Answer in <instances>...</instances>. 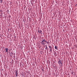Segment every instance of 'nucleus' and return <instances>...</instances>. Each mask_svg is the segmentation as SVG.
<instances>
[{"mask_svg": "<svg viewBox=\"0 0 77 77\" xmlns=\"http://www.w3.org/2000/svg\"><path fill=\"white\" fill-rule=\"evenodd\" d=\"M42 45H45V43H44L46 42L45 41L43 42V41H42Z\"/></svg>", "mask_w": 77, "mask_h": 77, "instance_id": "obj_4", "label": "nucleus"}, {"mask_svg": "<svg viewBox=\"0 0 77 77\" xmlns=\"http://www.w3.org/2000/svg\"><path fill=\"white\" fill-rule=\"evenodd\" d=\"M38 33H40L42 34V31L41 30H40L39 31H38Z\"/></svg>", "mask_w": 77, "mask_h": 77, "instance_id": "obj_7", "label": "nucleus"}, {"mask_svg": "<svg viewBox=\"0 0 77 77\" xmlns=\"http://www.w3.org/2000/svg\"><path fill=\"white\" fill-rule=\"evenodd\" d=\"M15 74L16 75V77H18V72L17 71H15Z\"/></svg>", "mask_w": 77, "mask_h": 77, "instance_id": "obj_3", "label": "nucleus"}, {"mask_svg": "<svg viewBox=\"0 0 77 77\" xmlns=\"http://www.w3.org/2000/svg\"><path fill=\"white\" fill-rule=\"evenodd\" d=\"M55 49H56L57 50H58V48H57V46H55Z\"/></svg>", "mask_w": 77, "mask_h": 77, "instance_id": "obj_6", "label": "nucleus"}, {"mask_svg": "<svg viewBox=\"0 0 77 77\" xmlns=\"http://www.w3.org/2000/svg\"><path fill=\"white\" fill-rule=\"evenodd\" d=\"M49 48L50 51H51V52H52V50H53V48H52L51 47V46H49Z\"/></svg>", "mask_w": 77, "mask_h": 77, "instance_id": "obj_2", "label": "nucleus"}, {"mask_svg": "<svg viewBox=\"0 0 77 77\" xmlns=\"http://www.w3.org/2000/svg\"><path fill=\"white\" fill-rule=\"evenodd\" d=\"M6 50V52H7L8 53V50H9V49H8V48H6L5 49Z\"/></svg>", "mask_w": 77, "mask_h": 77, "instance_id": "obj_5", "label": "nucleus"}, {"mask_svg": "<svg viewBox=\"0 0 77 77\" xmlns=\"http://www.w3.org/2000/svg\"><path fill=\"white\" fill-rule=\"evenodd\" d=\"M0 1L1 2V3H2V0H0Z\"/></svg>", "mask_w": 77, "mask_h": 77, "instance_id": "obj_10", "label": "nucleus"}, {"mask_svg": "<svg viewBox=\"0 0 77 77\" xmlns=\"http://www.w3.org/2000/svg\"><path fill=\"white\" fill-rule=\"evenodd\" d=\"M76 5H77V4H76Z\"/></svg>", "mask_w": 77, "mask_h": 77, "instance_id": "obj_13", "label": "nucleus"}, {"mask_svg": "<svg viewBox=\"0 0 77 77\" xmlns=\"http://www.w3.org/2000/svg\"><path fill=\"white\" fill-rule=\"evenodd\" d=\"M42 71H44V69H42Z\"/></svg>", "mask_w": 77, "mask_h": 77, "instance_id": "obj_12", "label": "nucleus"}, {"mask_svg": "<svg viewBox=\"0 0 77 77\" xmlns=\"http://www.w3.org/2000/svg\"><path fill=\"white\" fill-rule=\"evenodd\" d=\"M58 63L60 65H62V61L59 60V61H58Z\"/></svg>", "mask_w": 77, "mask_h": 77, "instance_id": "obj_1", "label": "nucleus"}, {"mask_svg": "<svg viewBox=\"0 0 77 77\" xmlns=\"http://www.w3.org/2000/svg\"><path fill=\"white\" fill-rule=\"evenodd\" d=\"M46 42V43H47V44H48V42Z\"/></svg>", "mask_w": 77, "mask_h": 77, "instance_id": "obj_11", "label": "nucleus"}, {"mask_svg": "<svg viewBox=\"0 0 77 77\" xmlns=\"http://www.w3.org/2000/svg\"><path fill=\"white\" fill-rule=\"evenodd\" d=\"M45 49H47L48 50V49H47V46H46V47Z\"/></svg>", "mask_w": 77, "mask_h": 77, "instance_id": "obj_9", "label": "nucleus"}, {"mask_svg": "<svg viewBox=\"0 0 77 77\" xmlns=\"http://www.w3.org/2000/svg\"><path fill=\"white\" fill-rule=\"evenodd\" d=\"M43 42H44V41H45V42H47V41L46 40H45V39H43Z\"/></svg>", "mask_w": 77, "mask_h": 77, "instance_id": "obj_8", "label": "nucleus"}]
</instances>
